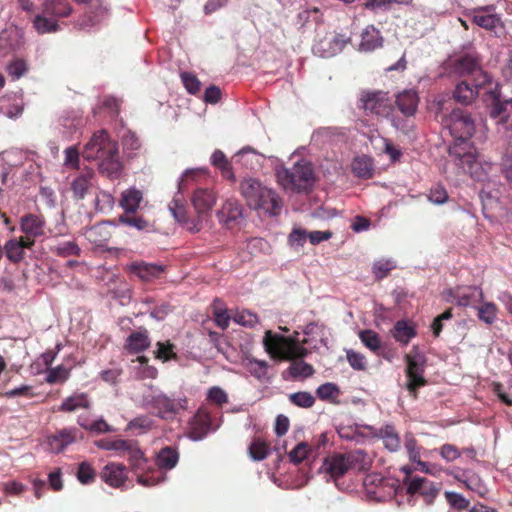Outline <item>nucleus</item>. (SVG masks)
Returning <instances> with one entry per match:
<instances>
[{
    "label": "nucleus",
    "instance_id": "obj_1",
    "mask_svg": "<svg viewBox=\"0 0 512 512\" xmlns=\"http://www.w3.org/2000/svg\"><path fill=\"white\" fill-rule=\"evenodd\" d=\"M449 157L461 172L469 174L475 181L484 184L492 182L490 175L493 165L489 162H480L473 147L466 149L461 145H453L449 148Z\"/></svg>",
    "mask_w": 512,
    "mask_h": 512
},
{
    "label": "nucleus",
    "instance_id": "obj_2",
    "mask_svg": "<svg viewBox=\"0 0 512 512\" xmlns=\"http://www.w3.org/2000/svg\"><path fill=\"white\" fill-rule=\"evenodd\" d=\"M369 462L367 455L361 450H355L348 453H334L327 456L321 469L334 482L342 478L349 470H365Z\"/></svg>",
    "mask_w": 512,
    "mask_h": 512
},
{
    "label": "nucleus",
    "instance_id": "obj_3",
    "mask_svg": "<svg viewBox=\"0 0 512 512\" xmlns=\"http://www.w3.org/2000/svg\"><path fill=\"white\" fill-rule=\"evenodd\" d=\"M276 178L284 189L296 192L311 189L315 180L312 165L305 161H299L291 168H277Z\"/></svg>",
    "mask_w": 512,
    "mask_h": 512
},
{
    "label": "nucleus",
    "instance_id": "obj_4",
    "mask_svg": "<svg viewBox=\"0 0 512 512\" xmlns=\"http://www.w3.org/2000/svg\"><path fill=\"white\" fill-rule=\"evenodd\" d=\"M263 345L273 359H301L308 354L307 348L297 340L273 333L271 330L265 332Z\"/></svg>",
    "mask_w": 512,
    "mask_h": 512
},
{
    "label": "nucleus",
    "instance_id": "obj_5",
    "mask_svg": "<svg viewBox=\"0 0 512 512\" xmlns=\"http://www.w3.org/2000/svg\"><path fill=\"white\" fill-rule=\"evenodd\" d=\"M449 73L458 77H468L476 81V86L493 85V78L481 67V59L476 53L461 55L450 62Z\"/></svg>",
    "mask_w": 512,
    "mask_h": 512
},
{
    "label": "nucleus",
    "instance_id": "obj_6",
    "mask_svg": "<svg viewBox=\"0 0 512 512\" xmlns=\"http://www.w3.org/2000/svg\"><path fill=\"white\" fill-rule=\"evenodd\" d=\"M442 125L454 138V145H461L466 149L472 147L469 140L475 132V122L470 113L460 108L453 109L449 115L442 118Z\"/></svg>",
    "mask_w": 512,
    "mask_h": 512
},
{
    "label": "nucleus",
    "instance_id": "obj_7",
    "mask_svg": "<svg viewBox=\"0 0 512 512\" xmlns=\"http://www.w3.org/2000/svg\"><path fill=\"white\" fill-rule=\"evenodd\" d=\"M359 108L367 115L388 117L392 114L394 105L387 92L363 90L359 97Z\"/></svg>",
    "mask_w": 512,
    "mask_h": 512
},
{
    "label": "nucleus",
    "instance_id": "obj_8",
    "mask_svg": "<svg viewBox=\"0 0 512 512\" xmlns=\"http://www.w3.org/2000/svg\"><path fill=\"white\" fill-rule=\"evenodd\" d=\"M406 369L405 374L407 378L406 388L411 396L417 397L419 388L427 384L424 377L426 360L425 357L419 353L412 355H405Z\"/></svg>",
    "mask_w": 512,
    "mask_h": 512
},
{
    "label": "nucleus",
    "instance_id": "obj_9",
    "mask_svg": "<svg viewBox=\"0 0 512 512\" xmlns=\"http://www.w3.org/2000/svg\"><path fill=\"white\" fill-rule=\"evenodd\" d=\"M118 144L109 138L105 130L94 133L83 150V157L88 160L101 159L106 155L117 152Z\"/></svg>",
    "mask_w": 512,
    "mask_h": 512
},
{
    "label": "nucleus",
    "instance_id": "obj_10",
    "mask_svg": "<svg viewBox=\"0 0 512 512\" xmlns=\"http://www.w3.org/2000/svg\"><path fill=\"white\" fill-rule=\"evenodd\" d=\"M500 87L497 82L489 87L488 97L491 100L490 116L498 119L500 123L510 122L512 126V99L500 100Z\"/></svg>",
    "mask_w": 512,
    "mask_h": 512
},
{
    "label": "nucleus",
    "instance_id": "obj_11",
    "mask_svg": "<svg viewBox=\"0 0 512 512\" xmlns=\"http://www.w3.org/2000/svg\"><path fill=\"white\" fill-rule=\"evenodd\" d=\"M147 404L156 411V415L162 419H173L180 409L185 408L186 400H173L165 394L152 395Z\"/></svg>",
    "mask_w": 512,
    "mask_h": 512
},
{
    "label": "nucleus",
    "instance_id": "obj_12",
    "mask_svg": "<svg viewBox=\"0 0 512 512\" xmlns=\"http://www.w3.org/2000/svg\"><path fill=\"white\" fill-rule=\"evenodd\" d=\"M404 484L407 485V493L409 495L419 494L427 504H431L440 492L438 483H434L424 477L404 479Z\"/></svg>",
    "mask_w": 512,
    "mask_h": 512
},
{
    "label": "nucleus",
    "instance_id": "obj_13",
    "mask_svg": "<svg viewBox=\"0 0 512 512\" xmlns=\"http://www.w3.org/2000/svg\"><path fill=\"white\" fill-rule=\"evenodd\" d=\"M82 437V434L75 427L62 428L49 435L46 442L50 452L59 454Z\"/></svg>",
    "mask_w": 512,
    "mask_h": 512
},
{
    "label": "nucleus",
    "instance_id": "obj_14",
    "mask_svg": "<svg viewBox=\"0 0 512 512\" xmlns=\"http://www.w3.org/2000/svg\"><path fill=\"white\" fill-rule=\"evenodd\" d=\"M212 427L211 413L204 407H200L196 414L189 421L187 435L194 441L206 437Z\"/></svg>",
    "mask_w": 512,
    "mask_h": 512
},
{
    "label": "nucleus",
    "instance_id": "obj_15",
    "mask_svg": "<svg viewBox=\"0 0 512 512\" xmlns=\"http://www.w3.org/2000/svg\"><path fill=\"white\" fill-rule=\"evenodd\" d=\"M127 270L142 282H152L159 279L166 272V267L156 263L134 261L128 265Z\"/></svg>",
    "mask_w": 512,
    "mask_h": 512
},
{
    "label": "nucleus",
    "instance_id": "obj_16",
    "mask_svg": "<svg viewBox=\"0 0 512 512\" xmlns=\"http://www.w3.org/2000/svg\"><path fill=\"white\" fill-rule=\"evenodd\" d=\"M455 303L461 307H476L483 301V291L477 286H458L450 291Z\"/></svg>",
    "mask_w": 512,
    "mask_h": 512
},
{
    "label": "nucleus",
    "instance_id": "obj_17",
    "mask_svg": "<svg viewBox=\"0 0 512 512\" xmlns=\"http://www.w3.org/2000/svg\"><path fill=\"white\" fill-rule=\"evenodd\" d=\"M476 84V81L469 83L467 80L457 83L453 91L454 100L463 105H469L477 98L480 90H485V93L488 95L489 86H476Z\"/></svg>",
    "mask_w": 512,
    "mask_h": 512
},
{
    "label": "nucleus",
    "instance_id": "obj_18",
    "mask_svg": "<svg viewBox=\"0 0 512 512\" xmlns=\"http://www.w3.org/2000/svg\"><path fill=\"white\" fill-rule=\"evenodd\" d=\"M351 41V35L347 33H335L330 38L321 40L316 49L322 57H331L341 52L343 48Z\"/></svg>",
    "mask_w": 512,
    "mask_h": 512
},
{
    "label": "nucleus",
    "instance_id": "obj_19",
    "mask_svg": "<svg viewBox=\"0 0 512 512\" xmlns=\"http://www.w3.org/2000/svg\"><path fill=\"white\" fill-rule=\"evenodd\" d=\"M46 222L42 216L36 214H26L21 218L20 229L25 234L24 239L34 241L45 234Z\"/></svg>",
    "mask_w": 512,
    "mask_h": 512
},
{
    "label": "nucleus",
    "instance_id": "obj_20",
    "mask_svg": "<svg viewBox=\"0 0 512 512\" xmlns=\"http://www.w3.org/2000/svg\"><path fill=\"white\" fill-rule=\"evenodd\" d=\"M191 202L197 213V217L203 221V217L207 215L216 203L215 193L207 188H198L194 191Z\"/></svg>",
    "mask_w": 512,
    "mask_h": 512
},
{
    "label": "nucleus",
    "instance_id": "obj_21",
    "mask_svg": "<svg viewBox=\"0 0 512 512\" xmlns=\"http://www.w3.org/2000/svg\"><path fill=\"white\" fill-rule=\"evenodd\" d=\"M101 479L109 486L119 488L128 479L127 468L123 464L108 463L101 471Z\"/></svg>",
    "mask_w": 512,
    "mask_h": 512
},
{
    "label": "nucleus",
    "instance_id": "obj_22",
    "mask_svg": "<svg viewBox=\"0 0 512 512\" xmlns=\"http://www.w3.org/2000/svg\"><path fill=\"white\" fill-rule=\"evenodd\" d=\"M240 193L251 208L253 205H259V197H263L262 193H268L267 187L254 178H245L240 183Z\"/></svg>",
    "mask_w": 512,
    "mask_h": 512
},
{
    "label": "nucleus",
    "instance_id": "obj_23",
    "mask_svg": "<svg viewBox=\"0 0 512 512\" xmlns=\"http://www.w3.org/2000/svg\"><path fill=\"white\" fill-rule=\"evenodd\" d=\"M243 216V207L236 199L226 200L217 212L220 223L232 228Z\"/></svg>",
    "mask_w": 512,
    "mask_h": 512
},
{
    "label": "nucleus",
    "instance_id": "obj_24",
    "mask_svg": "<svg viewBox=\"0 0 512 512\" xmlns=\"http://www.w3.org/2000/svg\"><path fill=\"white\" fill-rule=\"evenodd\" d=\"M419 103L418 93L413 89L404 90L397 94L395 105L403 116H415Z\"/></svg>",
    "mask_w": 512,
    "mask_h": 512
},
{
    "label": "nucleus",
    "instance_id": "obj_25",
    "mask_svg": "<svg viewBox=\"0 0 512 512\" xmlns=\"http://www.w3.org/2000/svg\"><path fill=\"white\" fill-rule=\"evenodd\" d=\"M169 209L174 218L184 225L187 230L191 232H199L202 229V220L197 216L195 218H190L184 205L180 204L177 199L172 201Z\"/></svg>",
    "mask_w": 512,
    "mask_h": 512
},
{
    "label": "nucleus",
    "instance_id": "obj_26",
    "mask_svg": "<svg viewBox=\"0 0 512 512\" xmlns=\"http://www.w3.org/2000/svg\"><path fill=\"white\" fill-rule=\"evenodd\" d=\"M34 246V241H29L20 237L7 241L3 247L6 257L13 263H19L24 259V249H31Z\"/></svg>",
    "mask_w": 512,
    "mask_h": 512
},
{
    "label": "nucleus",
    "instance_id": "obj_27",
    "mask_svg": "<svg viewBox=\"0 0 512 512\" xmlns=\"http://www.w3.org/2000/svg\"><path fill=\"white\" fill-rule=\"evenodd\" d=\"M267 194L262 193L263 197H259V205H253L251 208L262 211L265 214L275 216L280 214L282 209V201L279 195L272 189L267 188Z\"/></svg>",
    "mask_w": 512,
    "mask_h": 512
},
{
    "label": "nucleus",
    "instance_id": "obj_28",
    "mask_svg": "<svg viewBox=\"0 0 512 512\" xmlns=\"http://www.w3.org/2000/svg\"><path fill=\"white\" fill-rule=\"evenodd\" d=\"M494 186V182L486 183L479 193L482 211L486 217L492 216L495 209L499 206V191L494 189Z\"/></svg>",
    "mask_w": 512,
    "mask_h": 512
},
{
    "label": "nucleus",
    "instance_id": "obj_29",
    "mask_svg": "<svg viewBox=\"0 0 512 512\" xmlns=\"http://www.w3.org/2000/svg\"><path fill=\"white\" fill-rule=\"evenodd\" d=\"M151 345L149 333L146 329L132 332L126 339L124 349L129 354H139Z\"/></svg>",
    "mask_w": 512,
    "mask_h": 512
},
{
    "label": "nucleus",
    "instance_id": "obj_30",
    "mask_svg": "<svg viewBox=\"0 0 512 512\" xmlns=\"http://www.w3.org/2000/svg\"><path fill=\"white\" fill-rule=\"evenodd\" d=\"M43 13L56 19L69 17L73 8L68 0H45L42 4Z\"/></svg>",
    "mask_w": 512,
    "mask_h": 512
},
{
    "label": "nucleus",
    "instance_id": "obj_31",
    "mask_svg": "<svg viewBox=\"0 0 512 512\" xmlns=\"http://www.w3.org/2000/svg\"><path fill=\"white\" fill-rule=\"evenodd\" d=\"M473 22L488 31H494L498 26H502L500 17L491 13V6L481 7L475 10Z\"/></svg>",
    "mask_w": 512,
    "mask_h": 512
},
{
    "label": "nucleus",
    "instance_id": "obj_32",
    "mask_svg": "<svg viewBox=\"0 0 512 512\" xmlns=\"http://www.w3.org/2000/svg\"><path fill=\"white\" fill-rule=\"evenodd\" d=\"M95 173L87 170L76 176L71 182V190L75 199H84L88 191L93 187Z\"/></svg>",
    "mask_w": 512,
    "mask_h": 512
},
{
    "label": "nucleus",
    "instance_id": "obj_33",
    "mask_svg": "<svg viewBox=\"0 0 512 512\" xmlns=\"http://www.w3.org/2000/svg\"><path fill=\"white\" fill-rule=\"evenodd\" d=\"M383 38L380 31L373 25L367 26L361 33L359 49L361 51H373L382 46Z\"/></svg>",
    "mask_w": 512,
    "mask_h": 512
},
{
    "label": "nucleus",
    "instance_id": "obj_34",
    "mask_svg": "<svg viewBox=\"0 0 512 512\" xmlns=\"http://www.w3.org/2000/svg\"><path fill=\"white\" fill-rule=\"evenodd\" d=\"M455 480L465 485V487L471 491L482 493L483 483L481 478L472 472L471 470H457V472H449Z\"/></svg>",
    "mask_w": 512,
    "mask_h": 512
},
{
    "label": "nucleus",
    "instance_id": "obj_35",
    "mask_svg": "<svg viewBox=\"0 0 512 512\" xmlns=\"http://www.w3.org/2000/svg\"><path fill=\"white\" fill-rule=\"evenodd\" d=\"M142 200L143 194L140 190L129 188L122 192L119 205L123 208L124 213H135Z\"/></svg>",
    "mask_w": 512,
    "mask_h": 512
},
{
    "label": "nucleus",
    "instance_id": "obj_36",
    "mask_svg": "<svg viewBox=\"0 0 512 512\" xmlns=\"http://www.w3.org/2000/svg\"><path fill=\"white\" fill-rule=\"evenodd\" d=\"M102 157L99 165L101 173L110 179H116L121 175L122 163L119 160L118 151Z\"/></svg>",
    "mask_w": 512,
    "mask_h": 512
},
{
    "label": "nucleus",
    "instance_id": "obj_37",
    "mask_svg": "<svg viewBox=\"0 0 512 512\" xmlns=\"http://www.w3.org/2000/svg\"><path fill=\"white\" fill-rule=\"evenodd\" d=\"M179 461V453L176 448L166 446L162 448L156 457V465L161 471L173 469Z\"/></svg>",
    "mask_w": 512,
    "mask_h": 512
},
{
    "label": "nucleus",
    "instance_id": "obj_38",
    "mask_svg": "<svg viewBox=\"0 0 512 512\" xmlns=\"http://www.w3.org/2000/svg\"><path fill=\"white\" fill-rule=\"evenodd\" d=\"M86 239L96 246H103L111 238V233L105 223H98L86 229Z\"/></svg>",
    "mask_w": 512,
    "mask_h": 512
},
{
    "label": "nucleus",
    "instance_id": "obj_39",
    "mask_svg": "<svg viewBox=\"0 0 512 512\" xmlns=\"http://www.w3.org/2000/svg\"><path fill=\"white\" fill-rule=\"evenodd\" d=\"M351 167L352 172L358 178L369 179L374 174L373 160L365 155L354 158Z\"/></svg>",
    "mask_w": 512,
    "mask_h": 512
},
{
    "label": "nucleus",
    "instance_id": "obj_40",
    "mask_svg": "<svg viewBox=\"0 0 512 512\" xmlns=\"http://www.w3.org/2000/svg\"><path fill=\"white\" fill-rule=\"evenodd\" d=\"M391 333L393 338L402 345H407L416 336L415 328L404 320L397 321Z\"/></svg>",
    "mask_w": 512,
    "mask_h": 512
},
{
    "label": "nucleus",
    "instance_id": "obj_41",
    "mask_svg": "<svg viewBox=\"0 0 512 512\" xmlns=\"http://www.w3.org/2000/svg\"><path fill=\"white\" fill-rule=\"evenodd\" d=\"M379 436L383 439L384 446L389 451L396 452L400 449V437L393 425L386 424L381 427L379 430Z\"/></svg>",
    "mask_w": 512,
    "mask_h": 512
},
{
    "label": "nucleus",
    "instance_id": "obj_42",
    "mask_svg": "<svg viewBox=\"0 0 512 512\" xmlns=\"http://www.w3.org/2000/svg\"><path fill=\"white\" fill-rule=\"evenodd\" d=\"M32 23L33 28L39 34L55 33L60 29L57 20L52 19L51 17L43 13V11L41 12V14H38L34 17Z\"/></svg>",
    "mask_w": 512,
    "mask_h": 512
},
{
    "label": "nucleus",
    "instance_id": "obj_43",
    "mask_svg": "<svg viewBox=\"0 0 512 512\" xmlns=\"http://www.w3.org/2000/svg\"><path fill=\"white\" fill-rule=\"evenodd\" d=\"M90 402L87 394L79 393L67 397L58 407L60 412H74L79 408H89Z\"/></svg>",
    "mask_w": 512,
    "mask_h": 512
},
{
    "label": "nucleus",
    "instance_id": "obj_44",
    "mask_svg": "<svg viewBox=\"0 0 512 512\" xmlns=\"http://www.w3.org/2000/svg\"><path fill=\"white\" fill-rule=\"evenodd\" d=\"M124 455L128 456V460L132 469L142 470L147 462L144 453L137 445V442L129 440V447L125 449Z\"/></svg>",
    "mask_w": 512,
    "mask_h": 512
},
{
    "label": "nucleus",
    "instance_id": "obj_45",
    "mask_svg": "<svg viewBox=\"0 0 512 512\" xmlns=\"http://www.w3.org/2000/svg\"><path fill=\"white\" fill-rule=\"evenodd\" d=\"M50 251L59 257L80 256L81 248L75 241H62L50 247Z\"/></svg>",
    "mask_w": 512,
    "mask_h": 512
},
{
    "label": "nucleus",
    "instance_id": "obj_46",
    "mask_svg": "<svg viewBox=\"0 0 512 512\" xmlns=\"http://www.w3.org/2000/svg\"><path fill=\"white\" fill-rule=\"evenodd\" d=\"M316 395L320 400L337 403L340 389L335 383L327 382L317 388Z\"/></svg>",
    "mask_w": 512,
    "mask_h": 512
},
{
    "label": "nucleus",
    "instance_id": "obj_47",
    "mask_svg": "<svg viewBox=\"0 0 512 512\" xmlns=\"http://www.w3.org/2000/svg\"><path fill=\"white\" fill-rule=\"evenodd\" d=\"M358 336L366 348L375 354L379 353L381 348V340L377 332L371 329H365L361 330Z\"/></svg>",
    "mask_w": 512,
    "mask_h": 512
},
{
    "label": "nucleus",
    "instance_id": "obj_48",
    "mask_svg": "<svg viewBox=\"0 0 512 512\" xmlns=\"http://www.w3.org/2000/svg\"><path fill=\"white\" fill-rule=\"evenodd\" d=\"M165 472L160 469H152L137 475V482L146 487L155 486L165 480Z\"/></svg>",
    "mask_w": 512,
    "mask_h": 512
},
{
    "label": "nucleus",
    "instance_id": "obj_49",
    "mask_svg": "<svg viewBox=\"0 0 512 512\" xmlns=\"http://www.w3.org/2000/svg\"><path fill=\"white\" fill-rule=\"evenodd\" d=\"M96 446L104 450H112L124 456V451L129 447V440L123 439H101L95 442Z\"/></svg>",
    "mask_w": 512,
    "mask_h": 512
},
{
    "label": "nucleus",
    "instance_id": "obj_50",
    "mask_svg": "<svg viewBox=\"0 0 512 512\" xmlns=\"http://www.w3.org/2000/svg\"><path fill=\"white\" fill-rule=\"evenodd\" d=\"M479 320L487 325H491L497 318L498 308L493 302H485L477 308Z\"/></svg>",
    "mask_w": 512,
    "mask_h": 512
},
{
    "label": "nucleus",
    "instance_id": "obj_51",
    "mask_svg": "<svg viewBox=\"0 0 512 512\" xmlns=\"http://www.w3.org/2000/svg\"><path fill=\"white\" fill-rule=\"evenodd\" d=\"M311 452V445L306 442H300L288 453V457L293 464L297 465L302 463Z\"/></svg>",
    "mask_w": 512,
    "mask_h": 512
},
{
    "label": "nucleus",
    "instance_id": "obj_52",
    "mask_svg": "<svg viewBox=\"0 0 512 512\" xmlns=\"http://www.w3.org/2000/svg\"><path fill=\"white\" fill-rule=\"evenodd\" d=\"M249 455L255 461L264 460L269 454V445L262 439H255L249 446Z\"/></svg>",
    "mask_w": 512,
    "mask_h": 512
},
{
    "label": "nucleus",
    "instance_id": "obj_53",
    "mask_svg": "<svg viewBox=\"0 0 512 512\" xmlns=\"http://www.w3.org/2000/svg\"><path fill=\"white\" fill-rule=\"evenodd\" d=\"M28 64L25 60L16 58L6 67V71L12 80H18L28 72Z\"/></svg>",
    "mask_w": 512,
    "mask_h": 512
},
{
    "label": "nucleus",
    "instance_id": "obj_54",
    "mask_svg": "<svg viewBox=\"0 0 512 512\" xmlns=\"http://www.w3.org/2000/svg\"><path fill=\"white\" fill-rule=\"evenodd\" d=\"M501 166L505 178L512 183V133L508 135V143L503 153Z\"/></svg>",
    "mask_w": 512,
    "mask_h": 512
},
{
    "label": "nucleus",
    "instance_id": "obj_55",
    "mask_svg": "<svg viewBox=\"0 0 512 512\" xmlns=\"http://www.w3.org/2000/svg\"><path fill=\"white\" fill-rule=\"evenodd\" d=\"M115 204L113 195L106 191H100L95 198V208L99 212L107 213L112 211Z\"/></svg>",
    "mask_w": 512,
    "mask_h": 512
},
{
    "label": "nucleus",
    "instance_id": "obj_56",
    "mask_svg": "<svg viewBox=\"0 0 512 512\" xmlns=\"http://www.w3.org/2000/svg\"><path fill=\"white\" fill-rule=\"evenodd\" d=\"M156 347L157 349L154 353L157 359H160L164 362L172 359H177V354L174 351L175 346L169 341L157 342Z\"/></svg>",
    "mask_w": 512,
    "mask_h": 512
},
{
    "label": "nucleus",
    "instance_id": "obj_57",
    "mask_svg": "<svg viewBox=\"0 0 512 512\" xmlns=\"http://www.w3.org/2000/svg\"><path fill=\"white\" fill-rule=\"evenodd\" d=\"M289 401L301 408H311L315 403V398L310 392L301 391L290 394Z\"/></svg>",
    "mask_w": 512,
    "mask_h": 512
},
{
    "label": "nucleus",
    "instance_id": "obj_58",
    "mask_svg": "<svg viewBox=\"0 0 512 512\" xmlns=\"http://www.w3.org/2000/svg\"><path fill=\"white\" fill-rule=\"evenodd\" d=\"M246 368L257 379H263L267 375L268 363L263 360L248 359Z\"/></svg>",
    "mask_w": 512,
    "mask_h": 512
},
{
    "label": "nucleus",
    "instance_id": "obj_59",
    "mask_svg": "<svg viewBox=\"0 0 512 512\" xmlns=\"http://www.w3.org/2000/svg\"><path fill=\"white\" fill-rule=\"evenodd\" d=\"M289 372L293 378H297V377L307 378V377L312 376L314 374L315 370L311 364L301 361V362H294L289 367Z\"/></svg>",
    "mask_w": 512,
    "mask_h": 512
},
{
    "label": "nucleus",
    "instance_id": "obj_60",
    "mask_svg": "<svg viewBox=\"0 0 512 512\" xmlns=\"http://www.w3.org/2000/svg\"><path fill=\"white\" fill-rule=\"evenodd\" d=\"M69 378V370L63 366L58 365L55 368H50L47 372L46 382L48 384H55L57 382H65Z\"/></svg>",
    "mask_w": 512,
    "mask_h": 512
},
{
    "label": "nucleus",
    "instance_id": "obj_61",
    "mask_svg": "<svg viewBox=\"0 0 512 512\" xmlns=\"http://www.w3.org/2000/svg\"><path fill=\"white\" fill-rule=\"evenodd\" d=\"M445 498H446V501L448 502V504L456 509V510H468V506H469V500L466 499L463 495L459 494V493H456V492H450V491H447L445 492Z\"/></svg>",
    "mask_w": 512,
    "mask_h": 512
},
{
    "label": "nucleus",
    "instance_id": "obj_62",
    "mask_svg": "<svg viewBox=\"0 0 512 512\" xmlns=\"http://www.w3.org/2000/svg\"><path fill=\"white\" fill-rule=\"evenodd\" d=\"M119 222L135 227L138 230L146 229L148 226L147 221L143 217L135 215V213H124L120 215Z\"/></svg>",
    "mask_w": 512,
    "mask_h": 512
},
{
    "label": "nucleus",
    "instance_id": "obj_63",
    "mask_svg": "<svg viewBox=\"0 0 512 512\" xmlns=\"http://www.w3.org/2000/svg\"><path fill=\"white\" fill-rule=\"evenodd\" d=\"M3 113L10 119L19 118L24 111V101L23 98H15L11 103H9L6 107H3Z\"/></svg>",
    "mask_w": 512,
    "mask_h": 512
},
{
    "label": "nucleus",
    "instance_id": "obj_64",
    "mask_svg": "<svg viewBox=\"0 0 512 512\" xmlns=\"http://www.w3.org/2000/svg\"><path fill=\"white\" fill-rule=\"evenodd\" d=\"M346 358L354 370L363 371L367 368L366 357L362 353L356 352L354 350H348Z\"/></svg>",
    "mask_w": 512,
    "mask_h": 512
}]
</instances>
